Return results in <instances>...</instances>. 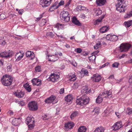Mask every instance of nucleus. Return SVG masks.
Listing matches in <instances>:
<instances>
[{
  "mask_svg": "<svg viewBox=\"0 0 132 132\" xmlns=\"http://www.w3.org/2000/svg\"><path fill=\"white\" fill-rule=\"evenodd\" d=\"M89 98L87 96L84 95L80 97L79 99L76 100V103L77 104L81 106L86 105L89 103Z\"/></svg>",
  "mask_w": 132,
  "mask_h": 132,
  "instance_id": "obj_1",
  "label": "nucleus"
},
{
  "mask_svg": "<svg viewBox=\"0 0 132 132\" xmlns=\"http://www.w3.org/2000/svg\"><path fill=\"white\" fill-rule=\"evenodd\" d=\"M12 78L9 75H5L2 78L1 81L2 84L5 86H8L11 85Z\"/></svg>",
  "mask_w": 132,
  "mask_h": 132,
  "instance_id": "obj_2",
  "label": "nucleus"
},
{
  "mask_svg": "<svg viewBox=\"0 0 132 132\" xmlns=\"http://www.w3.org/2000/svg\"><path fill=\"white\" fill-rule=\"evenodd\" d=\"M68 12L63 11L60 14V18L64 23L68 22L70 20V17Z\"/></svg>",
  "mask_w": 132,
  "mask_h": 132,
  "instance_id": "obj_3",
  "label": "nucleus"
},
{
  "mask_svg": "<svg viewBox=\"0 0 132 132\" xmlns=\"http://www.w3.org/2000/svg\"><path fill=\"white\" fill-rule=\"evenodd\" d=\"M28 106L29 109L32 111H36L38 108L37 103L34 101L29 102L28 104Z\"/></svg>",
  "mask_w": 132,
  "mask_h": 132,
  "instance_id": "obj_4",
  "label": "nucleus"
},
{
  "mask_svg": "<svg viewBox=\"0 0 132 132\" xmlns=\"http://www.w3.org/2000/svg\"><path fill=\"white\" fill-rule=\"evenodd\" d=\"M13 53V52L12 51H10V50L5 51L0 53V57L5 58L10 57H12Z\"/></svg>",
  "mask_w": 132,
  "mask_h": 132,
  "instance_id": "obj_5",
  "label": "nucleus"
},
{
  "mask_svg": "<svg viewBox=\"0 0 132 132\" xmlns=\"http://www.w3.org/2000/svg\"><path fill=\"white\" fill-rule=\"evenodd\" d=\"M131 45L128 44H122L120 46V50L121 52L127 51L131 47Z\"/></svg>",
  "mask_w": 132,
  "mask_h": 132,
  "instance_id": "obj_6",
  "label": "nucleus"
},
{
  "mask_svg": "<svg viewBox=\"0 0 132 132\" xmlns=\"http://www.w3.org/2000/svg\"><path fill=\"white\" fill-rule=\"evenodd\" d=\"M106 38L108 40L114 41L117 40L118 38V37L116 35H112L108 34L106 36Z\"/></svg>",
  "mask_w": 132,
  "mask_h": 132,
  "instance_id": "obj_7",
  "label": "nucleus"
},
{
  "mask_svg": "<svg viewBox=\"0 0 132 132\" xmlns=\"http://www.w3.org/2000/svg\"><path fill=\"white\" fill-rule=\"evenodd\" d=\"M59 77V76L58 75L52 74L50 76L48 79L52 82H55L57 81Z\"/></svg>",
  "mask_w": 132,
  "mask_h": 132,
  "instance_id": "obj_8",
  "label": "nucleus"
},
{
  "mask_svg": "<svg viewBox=\"0 0 132 132\" xmlns=\"http://www.w3.org/2000/svg\"><path fill=\"white\" fill-rule=\"evenodd\" d=\"M31 81L33 85H36L37 86L41 85V81L40 79L37 78H34L31 80Z\"/></svg>",
  "mask_w": 132,
  "mask_h": 132,
  "instance_id": "obj_9",
  "label": "nucleus"
},
{
  "mask_svg": "<svg viewBox=\"0 0 132 132\" xmlns=\"http://www.w3.org/2000/svg\"><path fill=\"white\" fill-rule=\"evenodd\" d=\"M48 57L47 59L48 61H50L55 62L58 59V57L57 56H55V55H47Z\"/></svg>",
  "mask_w": 132,
  "mask_h": 132,
  "instance_id": "obj_10",
  "label": "nucleus"
},
{
  "mask_svg": "<svg viewBox=\"0 0 132 132\" xmlns=\"http://www.w3.org/2000/svg\"><path fill=\"white\" fill-rule=\"evenodd\" d=\"M91 78L93 79V81L98 82L99 81L101 80V77L100 75L97 74H94L93 75V77Z\"/></svg>",
  "mask_w": 132,
  "mask_h": 132,
  "instance_id": "obj_11",
  "label": "nucleus"
},
{
  "mask_svg": "<svg viewBox=\"0 0 132 132\" xmlns=\"http://www.w3.org/2000/svg\"><path fill=\"white\" fill-rule=\"evenodd\" d=\"M65 100L69 104L71 103L73 99V97L71 95H68L65 97Z\"/></svg>",
  "mask_w": 132,
  "mask_h": 132,
  "instance_id": "obj_12",
  "label": "nucleus"
},
{
  "mask_svg": "<svg viewBox=\"0 0 132 132\" xmlns=\"http://www.w3.org/2000/svg\"><path fill=\"white\" fill-rule=\"evenodd\" d=\"M122 123L121 122L119 121L117 122L112 127L114 128L113 129L116 130L120 129L122 127Z\"/></svg>",
  "mask_w": 132,
  "mask_h": 132,
  "instance_id": "obj_13",
  "label": "nucleus"
},
{
  "mask_svg": "<svg viewBox=\"0 0 132 132\" xmlns=\"http://www.w3.org/2000/svg\"><path fill=\"white\" fill-rule=\"evenodd\" d=\"M26 55L27 57H30L31 60L33 59L35 57L34 53L30 51H28L26 53Z\"/></svg>",
  "mask_w": 132,
  "mask_h": 132,
  "instance_id": "obj_14",
  "label": "nucleus"
},
{
  "mask_svg": "<svg viewBox=\"0 0 132 132\" xmlns=\"http://www.w3.org/2000/svg\"><path fill=\"white\" fill-rule=\"evenodd\" d=\"M55 97L53 95L51 96L45 100V102L47 103H51L55 99Z\"/></svg>",
  "mask_w": 132,
  "mask_h": 132,
  "instance_id": "obj_15",
  "label": "nucleus"
},
{
  "mask_svg": "<svg viewBox=\"0 0 132 132\" xmlns=\"http://www.w3.org/2000/svg\"><path fill=\"white\" fill-rule=\"evenodd\" d=\"M14 94L16 96L18 97L21 98L23 97L24 95V92L23 91L19 90L16 92Z\"/></svg>",
  "mask_w": 132,
  "mask_h": 132,
  "instance_id": "obj_16",
  "label": "nucleus"
},
{
  "mask_svg": "<svg viewBox=\"0 0 132 132\" xmlns=\"http://www.w3.org/2000/svg\"><path fill=\"white\" fill-rule=\"evenodd\" d=\"M74 124L73 122H69L65 124L64 127L67 129H71L74 126Z\"/></svg>",
  "mask_w": 132,
  "mask_h": 132,
  "instance_id": "obj_17",
  "label": "nucleus"
},
{
  "mask_svg": "<svg viewBox=\"0 0 132 132\" xmlns=\"http://www.w3.org/2000/svg\"><path fill=\"white\" fill-rule=\"evenodd\" d=\"M26 123L28 125L31 123H34V118L32 117H28L26 119Z\"/></svg>",
  "mask_w": 132,
  "mask_h": 132,
  "instance_id": "obj_18",
  "label": "nucleus"
},
{
  "mask_svg": "<svg viewBox=\"0 0 132 132\" xmlns=\"http://www.w3.org/2000/svg\"><path fill=\"white\" fill-rule=\"evenodd\" d=\"M91 92L90 89L88 88L87 87L85 86L82 87L81 91L82 93H89Z\"/></svg>",
  "mask_w": 132,
  "mask_h": 132,
  "instance_id": "obj_19",
  "label": "nucleus"
},
{
  "mask_svg": "<svg viewBox=\"0 0 132 132\" xmlns=\"http://www.w3.org/2000/svg\"><path fill=\"white\" fill-rule=\"evenodd\" d=\"M15 56V58H16V61H19L22 58L23 55L21 52H19L16 53Z\"/></svg>",
  "mask_w": 132,
  "mask_h": 132,
  "instance_id": "obj_20",
  "label": "nucleus"
},
{
  "mask_svg": "<svg viewBox=\"0 0 132 132\" xmlns=\"http://www.w3.org/2000/svg\"><path fill=\"white\" fill-rule=\"evenodd\" d=\"M47 1L46 0H41L40 4L43 7H45L48 6L50 5V4H47Z\"/></svg>",
  "mask_w": 132,
  "mask_h": 132,
  "instance_id": "obj_21",
  "label": "nucleus"
},
{
  "mask_svg": "<svg viewBox=\"0 0 132 132\" xmlns=\"http://www.w3.org/2000/svg\"><path fill=\"white\" fill-rule=\"evenodd\" d=\"M126 6L125 5L124 6L122 5L120 6L116 7V9L117 10L119 11L120 12H124L126 9L125 8Z\"/></svg>",
  "mask_w": 132,
  "mask_h": 132,
  "instance_id": "obj_22",
  "label": "nucleus"
},
{
  "mask_svg": "<svg viewBox=\"0 0 132 132\" xmlns=\"http://www.w3.org/2000/svg\"><path fill=\"white\" fill-rule=\"evenodd\" d=\"M72 22L78 26H80L81 24L75 16H73L72 18Z\"/></svg>",
  "mask_w": 132,
  "mask_h": 132,
  "instance_id": "obj_23",
  "label": "nucleus"
},
{
  "mask_svg": "<svg viewBox=\"0 0 132 132\" xmlns=\"http://www.w3.org/2000/svg\"><path fill=\"white\" fill-rule=\"evenodd\" d=\"M106 0H96V3L99 6L104 5L106 2Z\"/></svg>",
  "mask_w": 132,
  "mask_h": 132,
  "instance_id": "obj_24",
  "label": "nucleus"
},
{
  "mask_svg": "<svg viewBox=\"0 0 132 132\" xmlns=\"http://www.w3.org/2000/svg\"><path fill=\"white\" fill-rule=\"evenodd\" d=\"M118 3L116 5V7H119L120 6L125 5V0H117Z\"/></svg>",
  "mask_w": 132,
  "mask_h": 132,
  "instance_id": "obj_25",
  "label": "nucleus"
},
{
  "mask_svg": "<svg viewBox=\"0 0 132 132\" xmlns=\"http://www.w3.org/2000/svg\"><path fill=\"white\" fill-rule=\"evenodd\" d=\"M104 129L102 126L97 127L93 132H104Z\"/></svg>",
  "mask_w": 132,
  "mask_h": 132,
  "instance_id": "obj_26",
  "label": "nucleus"
},
{
  "mask_svg": "<svg viewBox=\"0 0 132 132\" xmlns=\"http://www.w3.org/2000/svg\"><path fill=\"white\" fill-rule=\"evenodd\" d=\"M108 29V28L107 26H104L100 29V31L101 33H104L106 32Z\"/></svg>",
  "mask_w": 132,
  "mask_h": 132,
  "instance_id": "obj_27",
  "label": "nucleus"
},
{
  "mask_svg": "<svg viewBox=\"0 0 132 132\" xmlns=\"http://www.w3.org/2000/svg\"><path fill=\"white\" fill-rule=\"evenodd\" d=\"M124 24L126 28H128L132 25V20L125 22Z\"/></svg>",
  "mask_w": 132,
  "mask_h": 132,
  "instance_id": "obj_28",
  "label": "nucleus"
},
{
  "mask_svg": "<svg viewBox=\"0 0 132 132\" xmlns=\"http://www.w3.org/2000/svg\"><path fill=\"white\" fill-rule=\"evenodd\" d=\"M87 130V128L84 126L80 127L78 129V132H85Z\"/></svg>",
  "mask_w": 132,
  "mask_h": 132,
  "instance_id": "obj_29",
  "label": "nucleus"
},
{
  "mask_svg": "<svg viewBox=\"0 0 132 132\" xmlns=\"http://www.w3.org/2000/svg\"><path fill=\"white\" fill-rule=\"evenodd\" d=\"M103 97L101 96V95L100 94L96 99V102L98 103H101L103 100Z\"/></svg>",
  "mask_w": 132,
  "mask_h": 132,
  "instance_id": "obj_30",
  "label": "nucleus"
},
{
  "mask_svg": "<svg viewBox=\"0 0 132 132\" xmlns=\"http://www.w3.org/2000/svg\"><path fill=\"white\" fill-rule=\"evenodd\" d=\"M78 113L77 111H74L70 115V118L71 119H73V118L77 116L78 114Z\"/></svg>",
  "mask_w": 132,
  "mask_h": 132,
  "instance_id": "obj_31",
  "label": "nucleus"
},
{
  "mask_svg": "<svg viewBox=\"0 0 132 132\" xmlns=\"http://www.w3.org/2000/svg\"><path fill=\"white\" fill-rule=\"evenodd\" d=\"M58 8V6H57L55 7L54 5H53L49 9V11L51 12L53 11L54 10L57 9Z\"/></svg>",
  "mask_w": 132,
  "mask_h": 132,
  "instance_id": "obj_32",
  "label": "nucleus"
},
{
  "mask_svg": "<svg viewBox=\"0 0 132 132\" xmlns=\"http://www.w3.org/2000/svg\"><path fill=\"white\" fill-rule=\"evenodd\" d=\"M76 79L75 73L73 74L72 76H71V78L69 79L70 81H74Z\"/></svg>",
  "mask_w": 132,
  "mask_h": 132,
  "instance_id": "obj_33",
  "label": "nucleus"
},
{
  "mask_svg": "<svg viewBox=\"0 0 132 132\" xmlns=\"http://www.w3.org/2000/svg\"><path fill=\"white\" fill-rule=\"evenodd\" d=\"M102 11L100 9H97L96 10L95 13L97 16H98L100 15L102 13Z\"/></svg>",
  "mask_w": 132,
  "mask_h": 132,
  "instance_id": "obj_34",
  "label": "nucleus"
},
{
  "mask_svg": "<svg viewBox=\"0 0 132 132\" xmlns=\"http://www.w3.org/2000/svg\"><path fill=\"white\" fill-rule=\"evenodd\" d=\"M101 45V43L100 42H98L94 46V49H97L99 47H100Z\"/></svg>",
  "mask_w": 132,
  "mask_h": 132,
  "instance_id": "obj_35",
  "label": "nucleus"
},
{
  "mask_svg": "<svg viewBox=\"0 0 132 132\" xmlns=\"http://www.w3.org/2000/svg\"><path fill=\"white\" fill-rule=\"evenodd\" d=\"M132 16V11L128 12L127 15L125 16V18H126L130 17Z\"/></svg>",
  "mask_w": 132,
  "mask_h": 132,
  "instance_id": "obj_36",
  "label": "nucleus"
},
{
  "mask_svg": "<svg viewBox=\"0 0 132 132\" xmlns=\"http://www.w3.org/2000/svg\"><path fill=\"white\" fill-rule=\"evenodd\" d=\"M46 20L45 19H42L40 23V25L41 26L44 25L46 22Z\"/></svg>",
  "mask_w": 132,
  "mask_h": 132,
  "instance_id": "obj_37",
  "label": "nucleus"
},
{
  "mask_svg": "<svg viewBox=\"0 0 132 132\" xmlns=\"http://www.w3.org/2000/svg\"><path fill=\"white\" fill-rule=\"evenodd\" d=\"M46 35L47 37H50L52 38L54 36V35L52 32H47L46 34Z\"/></svg>",
  "mask_w": 132,
  "mask_h": 132,
  "instance_id": "obj_38",
  "label": "nucleus"
},
{
  "mask_svg": "<svg viewBox=\"0 0 132 132\" xmlns=\"http://www.w3.org/2000/svg\"><path fill=\"white\" fill-rule=\"evenodd\" d=\"M102 20L100 18L97 19L94 22V24L96 25L98 24L99 23L101 22L102 21Z\"/></svg>",
  "mask_w": 132,
  "mask_h": 132,
  "instance_id": "obj_39",
  "label": "nucleus"
},
{
  "mask_svg": "<svg viewBox=\"0 0 132 132\" xmlns=\"http://www.w3.org/2000/svg\"><path fill=\"white\" fill-rule=\"evenodd\" d=\"M119 64V63L117 62H115L112 65V66L113 68H118Z\"/></svg>",
  "mask_w": 132,
  "mask_h": 132,
  "instance_id": "obj_40",
  "label": "nucleus"
},
{
  "mask_svg": "<svg viewBox=\"0 0 132 132\" xmlns=\"http://www.w3.org/2000/svg\"><path fill=\"white\" fill-rule=\"evenodd\" d=\"M106 92V96L104 97H108L110 95H111L112 93L111 91L110 90H109L108 91H105Z\"/></svg>",
  "mask_w": 132,
  "mask_h": 132,
  "instance_id": "obj_41",
  "label": "nucleus"
},
{
  "mask_svg": "<svg viewBox=\"0 0 132 132\" xmlns=\"http://www.w3.org/2000/svg\"><path fill=\"white\" fill-rule=\"evenodd\" d=\"M96 57L95 55H93L89 57V60L90 61L95 60V59Z\"/></svg>",
  "mask_w": 132,
  "mask_h": 132,
  "instance_id": "obj_42",
  "label": "nucleus"
},
{
  "mask_svg": "<svg viewBox=\"0 0 132 132\" xmlns=\"http://www.w3.org/2000/svg\"><path fill=\"white\" fill-rule=\"evenodd\" d=\"M84 73L85 75H88V71L85 69H82L81 70Z\"/></svg>",
  "mask_w": 132,
  "mask_h": 132,
  "instance_id": "obj_43",
  "label": "nucleus"
},
{
  "mask_svg": "<svg viewBox=\"0 0 132 132\" xmlns=\"http://www.w3.org/2000/svg\"><path fill=\"white\" fill-rule=\"evenodd\" d=\"M6 43L5 41L3 38L0 39V44L2 45H4Z\"/></svg>",
  "mask_w": 132,
  "mask_h": 132,
  "instance_id": "obj_44",
  "label": "nucleus"
},
{
  "mask_svg": "<svg viewBox=\"0 0 132 132\" xmlns=\"http://www.w3.org/2000/svg\"><path fill=\"white\" fill-rule=\"evenodd\" d=\"M35 70L36 72H40L41 70L40 67L39 66L36 67L35 68Z\"/></svg>",
  "mask_w": 132,
  "mask_h": 132,
  "instance_id": "obj_45",
  "label": "nucleus"
},
{
  "mask_svg": "<svg viewBox=\"0 0 132 132\" xmlns=\"http://www.w3.org/2000/svg\"><path fill=\"white\" fill-rule=\"evenodd\" d=\"M28 127L30 129H31L34 126V123H31L28 124Z\"/></svg>",
  "mask_w": 132,
  "mask_h": 132,
  "instance_id": "obj_46",
  "label": "nucleus"
},
{
  "mask_svg": "<svg viewBox=\"0 0 132 132\" xmlns=\"http://www.w3.org/2000/svg\"><path fill=\"white\" fill-rule=\"evenodd\" d=\"M128 111H127V113L129 114H132V109H128Z\"/></svg>",
  "mask_w": 132,
  "mask_h": 132,
  "instance_id": "obj_47",
  "label": "nucleus"
},
{
  "mask_svg": "<svg viewBox=\"0 0 132 132\" xmlns=\"http://www.w3.org/2000/svg\"><path fill=\"white\" fill-rule=\"evenodd\" d=\"M7 70L8 72H10L12 71V68L11 66L9 65L7 67Z\"/></svg>",
  "mask_w": 132,
  "mask_h": 132,
  "instance_id": "obj_48",
  "label": "nucleus"
},
{
  "mask_svg": "<svg viewBox=\"0 0 132 132\" xmlns=\"http://www.w3.org/2000/svg\"><path fill=\"white\" fill-rule=\"evenodd\" d=\"M61 26H62V24H60L59 23H57L55 25V27L57 28L58 29H59L60 27Z\"/></svg>",
  "mask_w": 132,
  "mask_h": 132,
  "instance_id": "obj_49",
  "label": "nucleus"
},
{
  "mask_svg": "<svg viewBox=\"0 0 132 132\" xmlns=\"http://www.w3.org/2000/svg\"><path fill=\"white\" fill-rule=\"evenodd\" d=\"M82 10H85L87 12H88L89 11V10L88 9H86V8L84 6H82Z\"/></svg>",
  "mask_w": 132,
  "mask_h": 132,
  "instance_id": "obj_50",
  "label": "nucleus"
},
{
  "mask_svg": "<svg viewBox=\"0 0 132 132\" xmlns=\"http://www.w3.org/2000/svg\"><path fill=\"white\" fill-rule=\"evenodd\" d=\"M64 4V1L63 0L61 1L59 3L58 5L57 6H58V7L61 5H63Z\"/></svg>",
  "mask_w": 132,
  "mask_h": 132,
  "instance_id": "obj_51",
  "label": "nucleus"
},
{
  "mask_svg": "<svg viewBox=\"0 0 132 132\" xmlns=\"http://www.w3.org/2000/svg\"><path fill=\"white\" fill-rule=\"evenodd\" d=\"M49 118V117H48L46 115H45L44 116L43 118V119L44 120H48Z\"/></svg>",
  "mask_w": 132,
  "mask_h": 132,
  "instance_id": "obj_52",
  "label": "nucleus"
},
{
  "mask_svg": "<svg viewBox=\"0 0 132 132\" xmlns=\"http://www.w3.org/2000/svg\"><path fill=\"white\" fill-rule=\"evenodd\" d=\"M76 50L77 52L78 53H80L82 51V50L79 48H78Z\"/></svg>",
  "mask_w": 132,
  "mask_h": 132,
  "instance_id": "obj_53",
  "label": "nucleus"
},
{
  "mask_svg": "<svg viewBox=\"0 0 132 132\" xmlns=\"http://www.w3.org/2000/svg\"><path fill=\"white\" fill-rule=\"evenodd\" d=\"M25 89L29 92H30L31 90V88L30 86H29V87H28V88H26Z\"/></svg>",
  "mask_w": 132,
  "mask_h": 132,
  "instance_id": "obj_54",
  "label": "nucleus"
},
{
  "mask_svg": "<svg viewBox=\"0 0 132 132\" xmlns=\"http://www.w3.org/2000/svg\"><path fill=\"white\" fill-rule=\"evenodd\" d=\"M64 92V89L63 88L60 89V94H63Z\"/></svg>",
  "mask_w": 132,
  "mask_h": 132,
  "instance_id": "obj_55",
  "label": "nucleus"
},
{
  "mask_svg": "<svg viewBox=\"0 0 132 132\" xmlns=\"http://www.w3.org/2000/svg\"><path fill=\"white\" fill-rule=\"evenodd\" d=\"M29 86L30 85L27 83L23 85V87H24L25 89L26 88H28V87H29Z\"/></svg>",
  "mask_w": 132,
  "mask_h": 132,
  "instance_id": "obj_56",
  "label": "nucleus"
},
{
  "mask_svg": "<svg viewBox=\"0 0 132 132\" xmlns=\"http://www.w3.org/2000/svg\"><path fill=\"white\" fill-rule=\"evenodd\" d=\"M4 16V14H1L0 15V20H3L5 19L4 17H3Z\"/></svg>",
  "mask_w": 132,
  "mask_h": 132,
  "instance_id": "obj_57",
  "label": "nucleus"
},
{
  "mask_svg": "<svg viewBox=\"0 0 132 132\" xmlns=\"http://www.w3.org/2000/svg\"><path fill=\"white\" fill-rule=\"evenodd\" d=\"M71 63L74 67H76L77 65V63L75 62H73Z\"/></svg>",
  "mask_w": 132,
  "mask_h": 132,
  "instance_id": "obj_58",
  "label": "nucleus"
},
{
  "mask_svg": "<svg viewBox=\"0 0 132 132\" xmlns=\"http://www.w3.org/2000/svg\"><path fill=\"white\" fill-rule=\"evenodd\" d=\"M73 88H78V84L77 83H75L74 84Z\"/></svg>",
  "mask_w": 132,
  "mask_h": 132,
  "instance_id": "obj_59",
  "label": "nucleus"
},
{
  "mask_svg": "<svg viewBox=\"0 0 132 132\" xmlns=\"http://www.w3.org/2000/svg\"><path fill=\"white\" fill-rule=\"evenodd\" d=\"M71 3V0H69L68 3L65 4V7H68L69 5Z\"/></svg>",
  "mask_w": 132,
  "mask_h": 132,
  "instance_id": "obj_60",
  "label": "nucleus"
},
{
  "mask_svg": "<svg viewBox=\"0 0 132 132\" xmlns=\"http://www.w3.org/2000/svg\"><path fill=\"white\" fill-rule=\"evenodd\" d=\"M43 14L44 13H43V14H42L41 15H40V16L39 17L37 18V19L38 21L39 20H40V19H41L43 17Z\"/></svg>",
  "mask_w": 132,
  "mask_h": 132,
  "instance_id": "obj_61",
  "label": "nucleus"
},
{
  "mask_svg": "<svg viewBox=\"0 0 132 132\" xmlns=\"http://www.w3.org/2000/svg\"><path fill=\"white\" fill-rule=\"evenodd\" d=\"M8 114H9L11 115H13V112L11 110L9 111V112H8Z\"/></svg>",
  "mask_w": 132,
  "mask_h": 132,
  "instance_id": "obj_62",
  "label": "nucleus"
},
{
  "mask_svg": "<svg viewBox=\"0 0 132 132\" xmlns=\"http://www.w3.org/2000/svg\"><path fill=\"white\" fill-rule=\"evenodd\" d=\"M47 1V4H51L52 0H46Z\"/></svg>",
  "mask_w": 132,
  "mask_h": 132,
  "instance_id": "obj_63",
  "label": "nucleus"
},
{
  "mask_svg": "<svg viewBox=\"0 0 132 132\" xmlns=\"http://www.w3.org/2000/svg\"><path fill=\"white\" fill-rule=\"evenodd\" d=\"M115 113L116 115L118 118H119L120 117L121 115L119 113L116 112Z\"/></svg>",
  "mask_w": 132,
  "mask_h": 132,
  "instance_id": "obj_64",
  "label": "nucleus"
}]
</instances>
